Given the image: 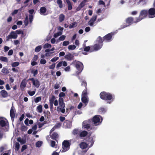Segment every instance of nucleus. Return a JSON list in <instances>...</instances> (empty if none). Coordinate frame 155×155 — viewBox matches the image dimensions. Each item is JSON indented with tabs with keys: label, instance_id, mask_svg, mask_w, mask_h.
Wrapping results in <instances>:
<instances>
[{
	"label": "nucleus",
	"instance_id": "nucleus-3",
	"mask_svg": "<svg viewBox=\"0 0 155 155\" xmlns=\"http://www.w3.org/2000/svg\"><path fill=\"white\" fill-rule=\"evenodd\" d=\"M71 65H74L78 70V73H80L83 69L84 66L82 63L79 61H77L76 60L73 61Z\"/></svg>",
	"mask_w": 155,
	"mask_h": 155
},
{
	"label": "nucleus",
	"instance_id": "nucleus-28",
	"mask_svg": "<svg viewBox=\"0 0 155 155\" xmlns=\"http://www.w3.org/2000/svg\"><path fill=\"white\" fill-rule=\"evenodd\" d=\"M87 142H90L91 143V144L89 147H91L93 145L94 142L93 138L91 137H90L88 139V140H87Z\"/></svg>",
	"mask_w": 155,
	"mask_h": 155
},
{
	"label": "nucleus",
	"instance_id": "nucleus-36",
	"mask_svg": "<svg viewBox=\"0 0 155 155\" xmlns=\"http://www.w3.org/2000/svg\"><path fill=\"white\" fill-rule=\"evenodd\" d=\"M0 60L4 62H8V59L7 58L3 56H1L0 57Z\"/></svg>",
	"mask_w": 155,
	"mask_h": 155
},
{
	"label": "nucleus",
	"instance_id": "nucleus-16",
	"mask_svg": "<svg viewBox=\"0 0 155 155\" xmlns=\"http://www.w3.org/2000/svg\"><path fill=\"white\" fill-rule=\"evenodd\" d=\"M50 137L51 139L54 140L56 141H58L57 139H58L59 136L57 132H54L51 135H50Z\"/></svg>",
	"mask_w": 155,
	"mask_h": 155
},
{
	"label": "nucleus",
	"instance_id": "nucleus-64",
	"mask_svg": "<svg viewBox=\"0 0 155 155\" xmlns=\"http://www.w3.org/2000/svg\"><path fill=\"white\" fill-rule=\"evenodd\" d=\"M55 64L54 63V64H51V65L49 67V68L50 69H54L55 67Z\"/></svg>",
	"mask_w": 155,
	"mask_h": 155
},
{
	"label": "nucleus",
	"instance_id": "nucleus-58",
	"mask_svg": "<svg viewBox=\"0 0 155 155\" xmlns=\"http://www.w3.org/2000/svg\"><path fill=\"white\" fill-rule=\"evenodd\" d=\"M69 43V42L68 41H64L63 42L62 45L63 46H66L68 45Z\"/></svg>",
	"mask_w": 155,
	"mask_h": 155
},
{
	"label": "nucleus",
	"instance_id": "nucleus-52",
	"mask_svg": "<svg viewBox=\"0 0 155 155\" xmlns=\"http://www.w3.org/2000/svg\"><path fill=\"white\" fill-rule=\"evenodd\" d=\"M51 45L50 44L47 43L45 44L44 46V48H51Z\"/></svg>",
	"mask_w": 155,
	"mask_h": 155
},
{
	"label": "nucleus",
	"instance_id": "nucleus-12",
	"mask_svg": "<svg viewBox=\"0 0 155 155\" xmlns=\"http://www.w3.org/2000/svg\"><path fill=\"white\" fill-rule=\"evenodd\" d=\"M148 12L150 18H153L155 17V8H151L149 10Z\"/></svg>",
	"mask_w": 155,
	"mask_h": 155
},
{
	"label": "nucleus",
	"instance_id": "nucleus-19",
	"mask_svg": "<svg viewBox=\"0 0 155 155\" xmlns=\"http://www.w3.org/2000/svg\"><path fill=\"white\" fill-rule=\"evenodd\" d=\"M96 41L97 44L103 46V42L104 41H103V38L102 39L101 36H99L97 38Z\"/></svg>",
	"mask_w": 155,
	"mask_h": 155
},
{
	"label": "nucleus",
	"instance_id": "nucleus-8",
	"mask_svg": "<svg viewBox=\"0 0 155 155\" xmlns=\"http://www.w3.org/2000/svg\"><path fill=\"white\" fill-rule=\"evenodd\" d=\"M114 35L113 33H109L103 37V41L106 42H109L112 41V37Z\"/></svg>",
	"mask_w": 155,
	"mask_h": 155
},
{
	"label": "nucleus",
	"instance_id": "nucleus-6",
	"mask_svg": "<svg viewBox=\"0 0 155 155\" xmlns=\"http://www.w3.org/2000/svg\"><path fill=\"white\" fill-rule=\"evenodd\" d=\"M68 140H65L62 143V152H65L67 151L69 148L71 146L70 142Z\"/></svg>",
	"mask_w": 155,
	"mask_h": 155
},
{
	"label": "nucleus",
	"instance_id": "nucleus-53",
	"mask_svg": "<svg viewBox=\"0 0 155 155\" xmlns=\"http://www.w3.org/2000/svg\"><path fill=\"white\" fill-rule=\"evenodd\" d=\"M55 98L54 95H52L51 98L49 99V101L50 103H53L54 102V100Z\"/></svg>",
	"mask_w": 155,
	"mask_h": 155
},
{
	"label": "nucleus",
	"instance_id": "nucleus-18",
	"mask_svg": "<svg viewBox=\"0 0 155 155\" xmlns=\"http://www.w3.org/2000/svg\"><path fill=\"white\" fill-rule=\"evenodd\" d=\"M27 83L25 79H24L22 81L20 84V87L22 90H23L26 87Z\"/></svg>",
	"mask_w": 155,
	"mask_h": 155
},
{
	"label": "nucleus",
	"instance_id": "nucleus-29",
	"mask_svg": "<svg viewBox=\"0 0 155 155\" xmlns=\"http://www.w3.org/2000/svg\"><path fill=\"white\" fill-rule=\"evenodd\" d=\"M65 16L63 14H61L59 17V21L60 22H62L64 19Z\"/></svg>",
	"mask_w": 155,
	"mask_h": 155
},
{
	"label": "nucleus",
	"instance_id": "nucleus-24",
	"mask_svg": "<svg viewBox=\"0 0 155 155\" xmlns=\"http://www.w3.org/2000/svg\"><path fill=\"white\" fill-rule=\"evenodd\" d=\"M81 101L83 103L85 104H86L88 102V100L86 96H82Z\"/></svg>",
	"mask_w": 155,
	"mask_h": 155
},
{
	"label": "nucleus",
	"instance_id": "nucleus-43",
	"mask_svg": "<svg viewBox=\"0 0 155 155\" xmlns=\"http://www.w3.org/2000/svg\"><path fill=\"white\" fill-rule=\"evenodd\" d=\"M28 127L25 126L24 125H23L21 126V130L22 131H26L28 129Z\"/></svg>",
	"mask_w": 155,
	"mask_h": 155
},
{
	"label": "nucleus",
	"instance_id": "nucleus-48",
	"mask_svg": "<svg viewBox=\"0 0 155 155\" xmlns=\"http://www.w3.org/2000/svg\"><path fill=\"white\" fill-rule=\"evenodd\" d=\"M73 134L76 135L79 133V130L78 129H74L72 132Z\"/></svg>",
	"mask_w": 155,
	"mask_h": 155
},
{
	"label": "nucleus",
	"instance_id": "nucleus-45",
	"mask_svg": "<svg viewBox=\"0 0 155 155\" xmlns=\"http://www.w3.org/2000/svg\"><path fill=\"white\" fill-rule=\"evenodd\" d=\"M87 95V88H85L84 90L83 91L82 93V96H86Z\"/></svg>",
	"mask_w": 155,
	"mask_h": 155
},
{
	"label": "nucleus",
	"instance_id": "nucleus-27",
	"mask_svg": "<svg viewBox=\"0 0 155 155\" xmlns=\"http://www.w3.org/2000/svg\"><path fill=\"white\" fill-rule=\"evenodd\" d=\"M2 72L3 73L5 74H7L9 73V71L8 69L6 68H3L2 70Z\"/></svg>",
	"mask_w": 155,
	"mask_h": 155
},
{
	"label": "nucleus",
	"instance_id": "nucleus-10",
	"mask_svg": "<svg viewBox=\"0 0 155 155\" xmlns=\"http://www.w3.org/2000/svg\"><path fill=\"white\" fill-rule=\"evenodd\" d=\"M89 144V143L87 144L84 142H82L79 144V147L81 148L83 150L87 148L86 150H85L84 151V152L85 153L89 149V148H87V147L88 145Z\"/></svg>",
	"mask_w": 155,
	"mask_h": 155
},
{
	"label": "nucleus",
	"instance_id": "nucleus-63",
	"mask_svg": "<svg viewBox=\"0 0 155 155\" xmlns=\"http://www.w3.org/2000/svg\"><path fill=\"white\" fill-rule=\"evenodd\" d=\"M65 96V94L63 92H61L59 94V97L60 98H61L62 97H64Z\"/></svg>",
	"mask_w": 155,
	"mask_h": 155
},
{
	"label": "nucleus",
	"instance_id": "nucleus-2",
	"mask_svg": "<svg viewBox=\"0 0 155 155\" xmlns=\"http://www.w3.org/2000/svg\"><path fill=\"white\" fill-rule=\"evenodd\" d=\"M92 124L94 126H97L101 124L102 121L101 117L99 115L94 116L92 119H90Z\"/></svg>",
	"mask_w": 155,
	"mask_h": 155
},
{
	"label": "nucleus",
	"instance_id": "nucleus-25",
	"mask_svg": "<svg viewBox=\"0 0 155 155\" xmlns=\"http://www.w3.org/2000/svg\"><path fill=\"white\" fill-rule=\"evenodd\" d=\"M47 11V9L45 7H42L40 9V13L41 14L45 13Z\"/></svg>",
	"mask_w": 155,
	"mask_h": 155
},
{
	"label": "nucleus",
	"instance_id": "nucleus-35",
	"mask_svg": "<svg viewBox=\"0 0 155 155\" xmlns=\"http://www.w3.org/2000/svg\"><path fill=\"white\" fill-rule=\"evenodd\" d=\"M76 48L75 45H70L68 46V48L69 50H74Z\"/></svg>",
	"mask_w": 155,
	"mask_h": 155
},
{
	"label": "nucleus",
	"instance_id": "nucleus-61",
	"mask_svg": "<svg viewBox=\"0 0 155 155\" xmlns=\"http://www.w3.org/2000/svg\"><path fill=\"white\" fill-rule=\"evenodd\" d=\"M65 38V36L64 35L61 36L59 38V40L60 41H63Z\"/></svg>",
	"mask_w": 155,
	"mask_h": 155
},
{
	"label": "nucleus",
	"instance_id": "nucleus-56",
	"mask_svg": "<svg viewBox=\"0 0 155 155\" xmlns=\"http://www.w3.org/2000/svg\"><path fill=\"white\" fill-rule=\"evenodd\" d=\"M97 17V15H95V16H93L91 19L90 20L91 21H92L93 22H94L96 20Z\"/></svg>",
	"mask_w": 155,
	"mask_h": 155
},
{
	"label": "nucleus",
	"instance_id": "nucleus-59",
	"mask_svg": "<svg viewBox=\"0 0 155 155\" xmlns=\"http://www.w3.org/2000/svg\"><path fill=\"white\" fill-rule=\"evenodd\" d=\"M58 59L59 58L58 57H55L51 60V61L52 62H54L58 60Z\"/></svg>",
	"mask_w": 155,
	"mask_h": 155
},
{
	"label": "nucleus",
	"instance_id": "nucleus-38",
	"mask_svg": "<svg viewBox=\"0 0 155 155\" xmlns=\"http://www.w3.org/2000/svg\"><path fill=\"white\" fill-rule=\"evenodd\" d=\"M11 153V150H9L5 151L4 153H2L1 155H10Z\"/></svg>",
	"mask_w": 155,
	"mask_h": 155
},
{
	"label": "nucleus",
	"instance_id": "nucleus-42",
	"mask_svg": "<svg viewBox=\"0 0 155 155\" xmlns=\"http://www.w3.org/2000/svg\"><path fill=\"white\" fill-rule=\"evenodd\" d=\"M42 144V141H38L36 142L35 145L36 147H39L41 146Z\"/></svg>",
	"mask_w": 155,
	"mask_h": 155
},
{
	"label": "nucleus",
	"instance_id": "nucleus-62",
	"mask_svg": "<svg viewBox=\"0 0 155 155\" xmlns=\"http://www.w3.org/2000/svg\"><path fill=\"white\" fill-rule=\"evenodd\" d=\"M27 148V146L26 145H23L21 148V151L23 152V151H24Z\"/></svg>",
	"mask_w": 155,
	"mask_h": 155
},
{
	"label": "nucleus",
	"instance_id": "nucleus-11",
	"mask_svg": "<svg viewBox=\"0 0 155 155\" xmlns=\"http://www.w3.org/2000/svg\"><path fill=\"white\" fill-rule=\"evenodd\" d=\"M29 80L32 81L33 85L36 87L38 88L40 85V83L38 79H35L34 78H30Z\"/></svg>",
	"mask_w": 155,
	"mask_h": 155
},
{
	"label": "nucleus",
	"instance_id": "nucleus-54",
	"mask_svg": "<svg viewBox=\"0 0 155 155\" xmlns=\"http://www.w3.org/2000/svg\"><path fill=\"white\" fill-rule=\"evenodd\" d=\"M46 61L44 59L42 58L40 61V63L41 64H44L46 63Z\"/></svg>",
	"mask_w": 155,
	"mask_h": 155
},
{
	"label": "nucleus",
	"instance_id": "nucleus-14",
	"mask_svg": "<svg viewBox=\"0 0 155 155\" xmlns=\"http://www.w3.org/2000/svg\"><path fill=\"white\" fill-rule=\"evenodd\" d=\"M103 46L101 45H100L99 44L97 43L95 44L92 47L93 49L92 48L91 49V51H97L98 50L101 49Z\"/></svg>",
	"mask_w": 155,
	"mask_h": 155
},
{
	"label": "nucleus",
	"instance_id": "nucleus-1",
	"mask_svg": "<svg viewBox=\"0 0 155 155\" xmlns=\"http://www.w3.org/2000/svg\"><path fill=\"white\" fill-rule=\"evenodd\" d=\"M100 97L101 99L107 101V103L109 104L113 101L115 98L114 94L104 91L101 92Z\"/></svg>",
	"mask_w": 155,
	"mask_h": 155
},
{
	"label": "nucleus",
	"instance_id": "nucleus-23",
	"mask_svg": "<svg viewBox=\"0 0 155 155\" xmlns=\"http://www.w3.org/2000/svg\"><path fill=\"white\" fill-rule=\"evenodd\" d=\"M64 124L67 128H70L71 125V123L70 121L66 120L64 122Z\"/></svg>",
	"mask_w": 155,
	"mask_h": 155
},
{
	"label": "nucleus",
	"instance_id": "nucleus-22",
	"mask_svg": "<svg viewBox=\"0 0 155 155\" xmlns=\"http://www.w3.org/2000/svg\"><path fill=\"white\" fill-rule=\"evenodd\" d=\"M66 2L68 5V9L69 10H71L72 8L71 2L69 0H66Z\"/></svg>",
	"mask_w": 155,
	"mask_h": 155
},
{
	"label": "nucleus",
	"instance_id": "nucleus-49",
	"mask_svg": "<svg viewBox=\"0 0 155 155\" xmlns=\"http://www.w3.org/2000/svg\"><path fill=\"white\" fill-rule=\"evenodd\" d=\"M19 64V63L18 62H15L12 64V67H15L18 66Z\"/></svg>",
	"mask_w": 155,
	"mask_h": 155
},
{
	"label": "nucleus",
	"instance_id": "nucleus-20",
	"mask_svg": "<svg viewBox=\"0 0 155 155\" xmlns=\"http://www.w3.org/2000/svg\"><path fill=\"white\" fill-rule=\"evenodd\" d=\"M0 93L3 97L5 98L8 96V92L4 90H2L0 91Z\"/></svg>",
	"mask_w": 155,
	"mask_h": 155
},
{
	"label": "nucleus",
	"instance_id": "nucleus-50",
	"mask_svg": "<svg viewBox=\"0 0 155 155\" xmlns=\"http://www.w3.org/2000/svg\"><path fill=\"white\" fill-rule=\"evenodd\" d=\"M62 33L61 32L58 31L54 35V38H56L58 36L61 35H62Z\"/></svg>",
	"mask_w": 155,
	"mask_h": 155
},
{
	"label": "nucleus",
	"instance_id": "nucleus-4",
	"mask_svg": "<svg viewBox=\"0 0 155 155\" xmlns=\"http://www.w3.org/2000/svg\"><path fill=\"white\" fill-rule=\"evenodd\" d=\"M148 14V11L146 10H143L140 12L139 16L136 17L137 21L136 22H139L143 19L146 18Z\"/></svg>",
	"mask_w": 155,
	"mask_h": 155
},
{
	"label": "nucleus",
	"instance_id": "nucleus-26",
	"mask_svg": "<svg viewBox=\"0 0 155 155\" xmlns=\"http://www.w3.org/2000/svg\"><path fill=\"white\" fill-rule=\"evenodd\" d=\"M57 110L58 111H61L62 113H64L65 112V109L64 108H61L59 107H57Z\"/></svg>",
	"mask_w": 155,
	"mask_h": 155
},
{
	"label": "nucleus",
	"instance_id": "nucleus-15",
	"mask_svg": "<svg viewBox=\"0 0 155 155\" xmlns=\"http://www.w3.org/2000/svg\"><path fill=\"white\" fill-rule=\"evenodd\" d=\"M74 55L70 53H68L66 54L65 56V58L68 61H71L74 59Z\"/></svg>",
	"mask_w": 155,
	"mask_h": 155
},
{
	"label": "nucleus",
	"instance_id": "nucleus-40",
	"mask_svg": "<svg viewBox=\"0 0 155 155\" xmlns=\"http://www.w3.org/2000/svg\"><path fill=\"white\" fill-rule=\"evenodd\" d=\"M31 72V73L33 74L34 77L35 76L38 74V72L37 69L35 70H32Z\"/></svg>",
	"mask_w": 155,
	"mask_h": 155
},
{
	"label": "nucleus",
	"instance_id": "nucleus-60",
	"mask_svg": "<svg viewBox=\"0 0 155 155\" xmlns=\"http://www.w3.org/2000/svg\"><path fill=\"white\" fill-rule=\"evenodd\" d=\"M29 95L30 96H32L34 95L35 94V91H29L28 92Z\"/></svg>",
	"mask_w": 155,
	"mask_h": 155
},
{
	"label": "nucleus",
	"instance_id": "nucleus-30",
	"mask_svg": "<svg viewBox=\"0 0 155 155\" xmlns=\"http://www.w3.org/2000/svg\"><path fill=\"white\" fill-rule=\"evenodd\" d=\"M57 3L60 8H62L63 7V3L61 0H57Z\"/></svg>",
	"mask_w": 155,
	"mask_h": 155
},
{
	"label": "nucleus",
	"instance_id": "nucleus-44",
	"mask_svg": "<svg viewBox=\"0 0 155 155\" xmlns=\"http://www.w3.org/2000/svg\"><path fill=\"white\" fill-rule=\"evenodd\" d=\"M81 86L84 87L85 88H87V84L86 82L85 81H83L81 82Z\"/></svg>",
	"mask_w": 155,
	"mask_h": 155
},
{
	"label": "nucleus",
	"instance_id": "nucleus-41",
	"mask_svg": "<svg viewBox=\"0 0 155 155\" xmlns=\"http://www.w3.org/2000/svg\"><path fill=\"white\" fill-rule=\"evenodd\" d=\"M76 24L77 23L76 22H74L73 23L71 24L69 26V28L70 29H71L77 26L76 25Z\"/></svg>",
	"mask_w": 155,
	"mask_h": 155
},
{
	"label": "nucleus",
	"instance_id": "nucleus-47",
	"mask_svg": "<svg viewBox=\"0 0 155 155\" xmlns=\"http://www.w3.org/2000/svg\"><path fill=\"white\" fill-rule=\"evenodd\" d=\"M24 23L25 26H27L28 24V16L26 17L24 21Z\"/></svg>",
	"mask_w": 155,
	"mask_h": 155
},
{
	"label": "nucleus",
	"instance_id": "nucleus-5",
	"mask_svg": "<svg viewBox=\"0 0 155 155\" xmlns=\"http://www.w3.org/2000/svg\"><path fill=\"white\" fill-rule=\"evenodd\" d=\"M91 122L90 119L84 121L82 123V127L84 129H86L87 130L89 131L92 129L91 126Z\"/></svg>",
	"mask_w": 155,
	"mask_h": 155
},
{
	"label": "nucleus",
	"instance_id": "nucleus-34",
	"mask_svg": "<svg viewBox=\"0 0 155 155\" xmlns=\"http://www.w3.org/2000/svg\"><path fill=\"white\" fill-rule=\"evenodd\" d=\"M87 2V0H84L79 5L82 8L85 5L86 3Z\"/></svg>",
	"mask_w": 155,
	"mask_h": 155
},
{
	"label": "nucleus",
	"instance_id": "nucleus-37",
	"mask_svg": "<svg viewBox=\"0 0 155 155\" xmlns=\"http://www.w3.org/2000/svg\"><path fill=\"white\" fill-rule=\"evenodd\" d=\"M41 48L42 47L41 45L38 46L36 47L35 51L36 52H38L41 50Z\"/></svg>",
	"mask_w": 155,
	"mask_h": 155
},
{
	"label": "nucleus",
	"instance_id": "nucleus-13",
	"mask_svg": "<svg viewBox=\"0 0 155 155\" xmlns=\"http://www.w3.org/2000/svg\"><path fill=\"white\" fill-rule=\"evenodd\" d=\"M16 112V111L15 108L12 105L11 107L10 113V116L12 119H14L15 118Z\"/></svg>",
	"mask_w": 155,
	"mask_h": 155
},
{
	"label": "nucleus",
	"instance_id": "nucleus-57",
	"mask_svg": "<svg viewBox=\"0 0 155 155\" xmlns=\"http://www.w3.org/2000/svg\"><path fill=\"white\" fill-rule=\"evenodd\" d=\"M29 22L30 23H31L32 22L33 19V15H29Z\"/></svg>",
	"mask_w": 155,
	"mask_h": 155
},
{
	"label": "nucleus",
	"instance_id": "nucleus-7",
	"mask_svg": "<svg viewBox=\"0 0 155 155\" xmlns=\"http://www.w3.org/2000/svg\"><path fill=\"white\" fill-rule=\"evenodd\" d=\"M136 21H137L136 18H135L134 20V18L132 17H130L127 18L126 19V24L127 25L125 27L129 26L133 23H136L138 22H136Z\"/></svg>",
	"mask_w": 155,
	"mask_h": 155
},
{
	"label": "nucleus",
	"instance_id": "nucleus-55",
	"mask_svg": "<svg viewBox=\"0 0 155 155\" xmlns=\"http://www.w3.org/2000/svg\"><path fill=\"white\" fill-rule=\"evenodd\" d=\"M91 49V48L90 46H85L84 49V51H85L87 52L89 51Z\"/></svg>",
	"mask_w": 155,
	"mask_h": 155
},
{
	"label": "nucleus",
	"instance_id": "nucleus-17",
	"mask_svg": "<svg viewBox=\"0 0 155 155\" xmlns=\"http://www.w3.org/2000/svg\"><path fill=\"white\" fill-rule=\"evenodd\" d=\"M59 107H60L61 108H64L65 107V104L64 103V100L62 98H59L58 100Z\"/></svg>",
	"mask_w": 155,
	"mask_h": 155
},
{
	"label": "nucleus",
	"instance_id": "nucleus-9",
	"mask_svg": "<svg viewBox=\"0 0 155 155\" xmlns=\"http://www.w3.org/2000/svg\"><path fill=\"white\" fill-rule=\"evenodd\" d=\"M8 124V120L5 118L2 117H0V127L2 128V127H5L7 124Z\"/></svg>",
	"mask_w": 155,
	"mask_h": 155
},
{
	"label": "nucleus",
	"instance_id": "nucleus-32",
	"mask_svg": "<svg viewBox=\"0 0 155 155\" xmlns=\"http://www.w3.org/2000/svg\"><path fill=\"white\" fill-rule=\"evenodd\" d=\"M37 109L38 112L41 113L42 111V107L41 105H39L37 107Z\"/></svg>",
	"mask_w": 155,
	"mask_h": 155
},
{
	"label": "nucleus",
	"instance_id": "nucleus-46",
	"mask_svg": "<svg viewBox=\"0 0 155 155\" xmlns=\"http://www.w3.org/2000/svg\"><path fill=\"white\" fill-rule=\"evenodd\" d=\"M41 100V97H38L34 99V101L36 103H37L40 101Z\"/></svg>",
	"mask_w": 155,
	"mask_h": 155
},
{
	"label": "nucleus",
	"instance_id": "nucleus-51",
	"mask_svg": "<svg viewBox=\"0 0 155 155\" xmlns=\"http://www.w3.org/2000/svg\"><path fill=\"white\" fill-rule=\"evenodd\" d=\"M12 38H13V37L10 33V34L8 36L6 37V41H8L10 39H11Z\"/></svg>",
	"mask_w": 155,
	"mask_h": 155
},
{
	"label": "nucleus",
	"instance_id": "nucleus-39",
	"mask_svg": "<svg viewBox=\"0 0 155 155\" xmlns=\"http://www.w3.org/2000/svg\"><path fill=\"white\" fill-rule=\"evenodd\" d=\"M17 141L19 142H20L22 144H25L26 142V141L25 140L21 139L20 137H18V138Z\"/></svg>",
	"mask_w": 155,
	"mask_h": 155
},
{
	"label": "nucleus",
	"instance_id": "nucleus-31",
	"mask_svg": "<svg viewBox=\"0 0 155 155\" xmlns=\"http://www.w3.org/2000/svg\"><path fill=\"white\" fill-rule=\"evenodd\" d=\"M10 33L13 37V39H15L17 38L18 35L15 32L12 31L10 32Z\"/></svg>",
	"mask_w": 155,
	"mask_h": 155
},
{
	"label": "nucleus",
	"instance_id": "nucleus-21",
	"mask_svg": "<svg viewBox=\"0 0 155 155\" xmlns=\"http://www.w3.org/2000/svg\"><path fill=\"white\" fill-rule=\"evenodd\" d=\"M88 134V132L85 130H83L79 134V136L81 137H84Z\"/></svg>",
	"mask_w": 155,
	"mask_h": 155
},
{
	"label": "nucleus",
	"instance_id": "nucleus-33",
	"mask_svg": "<svg viewBox=\"0 0 155 155\" xmlns=\"http://www.w3.org/2000/svg\"><path fill=\"white\" fill-rule=\"evenodd\" d=\"M15 149L16 151H18L20 148V144L18 142H16L15 146Z\"/></svg>",
	"mask_w": 155,
	"mask_h": 155
}]
</instances>
